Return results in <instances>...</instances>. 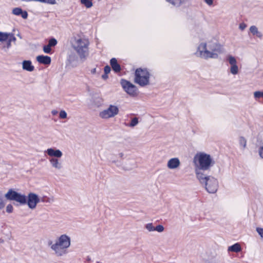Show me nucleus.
<instances>
[{
    "label": "nucleus",
    "instance_id": "nucleus-5",
    "mask_svg": "<svg viewBox=\"0 0 263 263\" xmlns=\"http://www.w3.org/2000/svg\"><path fill=\"white\" fill-rule=\"evenodd\" d=\"M89 40L86 37L76 39L72 43V47L81 60H85L88 57Z\"/></svg>",
    "mask_w": 263,
    "mask_h": 263
},
{
    "label": "nucleus",
    "instance_id": "nucleus-29",
    "mask_svg": "<svg viewBox=\"0 0 263 263\" xmlns=\"http://www.w3.org/2000/svg\"><path fill=\"white\" fill-rule=\"evenodd\" d=\"M48 44V46H50L51 47H54L57 44V41L55 39L52 38L49 40Z\"/></svg>",
    "mask_w": 263,
    "mask_h": 263
},
{
    "label": "nucleus",
    "instance_id": "nucleus-24",
    "mask_svg": "<svg viewBox=\"0 0 263 263\" xmlns=\"http://www.w3.org/2000/svg\"><path fill=\"white\" fill-rule=\"evenodd\" d=\"M253 96L256 100L259 99L260 98L263 99V91H256L254 92Z\"/></svg>",
    "mask_w": 263,
    "mask_h": 263
},
{
    "label": "nucleus",
    "instance_id": "nucleus-4",
    "mask_svg": "<svg viewBox=\"0 0 263 263\" xmlns=\"http://www.w3.org/2000/svg\"><path fill=\"white\" fill-rule=\"evenodd\" d=\"M45 153L49 157L48 160L52 168L55 171H60L63 168L62 161L60 159L63 156L61 150L51 147L47 148Z\"/></svg>",
    "mask_w": 263,
    "mask_h": 263
},
{
    "label": "nucleus",
    "instance_id": "nucleus-11",
    "mask_svg": "<svg viewBox=\"0 0 263 263\" xmlns=\"http://www.w3.org/2000/svg\"><path fill=\"white\" fill-rule=\"evenodd\" d=\"M119 109L117 106L110 105L108 108L100 112L99 116L102 119H108L115 117L119 114Z\"/></svg>",
    "mask_w": 263,
    "mask_h": 263
},
{
    "label": "nucleus",
    "instance_id": "nucleus-31",
    "mask_svg": "<svg viewBox=\"0 0 263 263\" xmlns=\"http://www.w3.org/2000/svg\"><path fill=\"white\" fill-rule=\"evenodd\" d=\"M138 119L137 118H134L132 120L129 126L130 127H134L136 125H137L138 124Z\"/></svg>",
    "mask_w": 263,
    "mask_h": 263
},
{
    "label": "nucleus",
    "instance_id": "nucleus-19",
    "mask_svg": "<svg viewBox=\"0 0 263 263\" xmlns=\"http://www.w3.org/2000/svg\"><path fill=\"white\" fill-rule=\"evenodd\" d=\"M249 31L250 33L253 36H255L259 39H261L262 37V33L261 31H260L258 28L254 25H252L250 26L249 28Z\"/></svg>",
    "mask_w": 263,
    "mask_h": 263
},
{
    "label": "nucleus",
    "instance_id": "nucleus-21",
    "mask_svg": "<svg viewBox=\"0 0 263 263\" xmlns=\"http://www.w3.org/2000/svg\"><path fill=\"white\" fill-rule=\"evenodd\" d=\"M110 64L111 67L115 72H118L121 70V67L120 65L118 63L117 60L115 58H112L110 60Z\"/></svg>",
    "mask_w": 263,
    "mask_h": 263
},
{
    "label": "nucleus",
    "instance_id": "nucleus-37",
    "mask_svg": "<svg viewBox=\"0 0 263 263\" xmlns=\"http://www.w3.org/2000/svg\"><path fill=\"white\" fill-rule=\"evenodd\" d=\"M110 71V68L109 66L107 65L104 67V73L108 74Z\"/></svg>",
    "mask_w": 263,
    "mask_h": 263
},
{
    "label": "nucleus",
    "instance_id": "nucleus-30",
    "mask_svg": "<svg viewBox=\"0 0 263 263\" xmlns=\"http://www.w3.org/2000/svg\"><path fill=\"white\" fill-rule=\"evenodd\" d=\"M164 230V228L162 225L159 224L156 227H155V231L159 232L161 233L163 232Z\"/></svg>",
    "mask_w": 263,
    "mask_h": 263
},
{
    "label": "nucleus",
    "instance_id": "nucleus-15",
    "mask_svg": "<svg viewBox=\"0 0 263 263\" xmlns=\"http://www.w3.org/2000/svg\"><path fill=\"white\" fill-rule=\"evenodd\" d=\"M172 6L175 8H180L189 4L191 0H165Z\"/></svg>",
    "mask_w": 263,
    "mask_h": 263
},
{
    "label": "nucleus",
    "instance_id": "nucleus-27",
    "mask_svg": "<svg viewBox=\"0 0 263 263\" xmlns=\"http://www.w3.org/2000/svg\"><path fill=\"white\" fill-rule=\"evenodd\" d=\"M5 205V202L4 199V196L3 193L0 192V210L4 208Z\"/></svg>",
    "mask_w": 263,
    "mask_h": 263
},
{
    "label": "nucleus",
    "instance_id": "nucleus-36",
    "mask_svg": "<svg viewBox=\"0 0 263 263\" xmlns=\"http://www.w3.org/2000/svg\"><path fill=\"white\" fill-rule=\"evenodd\" d=\"M247 27V25L244 23H241L239 25V29L241 30H243Z\"/></svg>",
    "mask_w": 263,
    "mask_h": 263
},
{
    "label": "nucleus",
    "instance_id": "nucleus-6",
    "mask_svg": "<svg viewBox=\"0 0 263 263\" xmlns=\"http://www.w3.org/2000/svg\"><path fill=\"white\" fill-rule=\"evenodd\" d=\"M197 179L202 184H204L205 190L211 194L216 193L219 186L217 179L211 176L201 175L200 177H197Z\"/></svg>",
    "mask_w": 263,
    "mask_h": 263
},
{
    "label": "nucleus",
    "instance_id": "nucleus-17",
    "mask_svg": "<svg viewBox=\"0 0 263 263\" xmlns=\"http://www.w3.org/2000/svg\"><path fill=\"white\" fill-rule=\"evenodd\" d=\"M37 62L44 65H49L51 63V58L47 55H40L36 57Z\"/></svg>",
    "mask_w": 263,
    "mask_h": 263
},
{
    "label": "nucleus",
    "instance_id": "nucleus-38",
    "mask_svg": "<svg viewBox=\"0 0 263 263\" xmlns=\"http://www.w3.org/2000/svg\"><path fill=\"white\" fill-rule=\"evenodd\" d=\"M259 155L260 157L263 159V146L261 147L259 149Z\"/></svg>",
    "mask_w": 263,
    "mask_h": 263
},
{
    "label": "nucleus",
    "instance_id": "nucleus-25",
    "mask_svg": "<svg viewBox=\"0 0 263 263\" xmlns=\"http://www.w3.org/2000/svg\"><path fill=\"white\" fill-rule=\"evenodd\" d=\"M81 3L87 8H89L92 6V3L90 0H81Z\"/></svg>",
    "mask_w": 263,
    "mask_h": 263
},
{
    "label": "nucleus",
    "instance_id": "nucleus-16",
    "mask_svg": "<svg viewBox=\"0 0 263 263\" xmlns=\"http://www.w3.org/2000/svg\"><path fill=\"white\" fill-rule=\"evenodd\" d=\"M181 162L178 158L174 157L170 159L167 162L166 166L170 170L177 169L180 166Z\"/></svg>",
    "mask_w": 263,
    "mask_h": 263
},
{
    "label": "nucleus",
    "instance_id": "nucleus-35",
    "mask_svg": "<svg viewBox=\"0 0 263 263\" xmlns=\"http://www.w3.org/2000/svg\"><path fill=\"white\" fill-rule=\"evenodd\" d=\"M256 230L259 236L263 238V228L258 227Z\"/></svg>",
    "mask_w": 263,
    "mask_h": 263
},
{
    "label": "nucleus",
    "instance_id": "nucleus-14",
    "mask_svg": "<svg viewBox=\"0 0 263 263\" xmlns=\"http://www.w3.org/2000/svg\"><path fill=\"white\" fill-rule=\"evenodd\" d=\"M227 61L230 65V73L233 75L237 74L239 72V67L237 65L236 59L234 57L231 55H229L227 57Z\"/></svg>",
    "mask_w": 263,
    "mask_h": 263
},
{
    "label": "nucleus",
    "instance_id": "nucleus-18",
    "mask_svg": "<svg viewBox=\"0 0 263 263\" xmlns=\"http://www.w3.org/2000/svg\"><path fill=\"white\" fill-rule=\"evenodd\" d=\"M22 68L23 70L31 72L34 69V67L32 64V62L29 60H25L22 62Z\"/></svg>",
    "mask_w": 263,
    "mask_h": 263
},
{
    "label": "nucleus",
    "instance_id": "nucleus-40",
    "mask_svg": "<svg viewBox=\"0 0 263 263\" xmlns=\"http://www.w3.org/2000/svg\"><path fill=\"white\" fill-rule=\"evenodd\" d=\"M102 78L103 79L106 80L108 78V76H107V74L105 73L102 76Z\"/></svg>",
    "mask_w": 263,
    "mask_h": 263
},
{
    "label": "nucleus",
    "instance_id": "nucleus-9",
    "mask_svg": "<svg viewBox=\"0 0 263 263\" xmlns=\"http://www.w3.org/2000/svg\"><path fill=\"white\" fill-rule=\"evenodd\" d=\"M5 197L8 200H14L21 205L26 204L27 197L25 194L18 193L12 189L9 190L5 194Z\"/></svg>",
    "mask_w": 263,
    "mask_h": 263
},
{
    "label": "nucleus",
    "instance_id": "nucleus-23",
    "mask_svg": "<svg viewBox=\"0 0 263 263\" xmlns=\"http://www.w3.org/2000/svg\"><path fill=\"white\" fill-rule=\"evenodd\" d=\"M238 143L240 148L243 151L247 147V140L244 137L240 136L238 138Z\"/></svg>",
    "mask_w": 263,
    "mask_h": 263
},
{
    "label": "nucleus",
    "instance_id": "nucleus-26",
    "mask_svg": "<svg viewBox=\"0 0 263 263\" xmlns=\"http://www.w3.org/2000/svg\"><path fill=\"white\" fill-rule=\"evenodd\" d=\"M145 229L148 231V232H153L155 231V227L153 226V224L152 223H147L145 226Z\"/></svg>",
    "mask_w": 263,
    "mask_h": 263
},
{
    "label": "nucleus",
    "instance_id": "nucleus-33",
    "mask_svg": "<svg viewBox=\"0 0 263 263\" xmlns=\"http://www.w3.org/2000/svg\"><path fill=\"white\" fill-rule=\"evenodd\" d=\"M67 113L65 110H61L59 114V117L61 119H66L67 118Z\"/></svg>",
    "mask_w": 263,
    "mask_h": 263
},
{
    "label": "nucleus",
    "instance_id": "nucleus-32",
    "mask_svg": "<svg viewBox=\"0 0 263 263\" xmlns=\"http://www.w3.org/2000/svg\"><path fill=\"white\" fill-rule=\"evenodd\" d=\"M203 2L209 7H213L214 6V0H202Z\"/></svg>",
    "mask_w": 263,
    "mask_h": 263
},
{
    "label": "nucleus",
    "instance_id": "nucleus-34",
    "mask_svg": "<svg viewBox=\"0 0 263 263\" xmlns=\"http://www.w3.org/2000/svg\"><path fill=\"white\" fill-rule=\"evenodd\" d=\"M6 212L8 213H11L13 212V207L11 204H9L6 206Z\"/></svg>",
    "mask_w": 263,
    "mask_h": 263
},
{
    "label": "nucleus",
    "instance_id": "nucleus-12",
    "mask_svg": "<svg viewBox=\"0 0 263 263\" xmlns=\"http://www.w3.org/2000/svg\"><path fill=\"white\" fill-rule=\"evenodd\" d=\"M110 162L117 167L124 171L132 170L134 168L135 165L134 161L129 159L126 160L124 162H121L118 159H112L110 160Z\"/></svg>",
    "mask_w": 263,
    "mask_h": 263
},
{
    "label": "nucleus",
    "instance_id": "nucleus-3",
    "mask_svg": "<svg viewBox=\"0 0 263 263\" xmlns=\"http://www.w3.org/2000/svg\"><path fill=\"white\" fill-rule=\"evenodd\" d=\"M71 239L69 236L63 234L61 235L51 245V248L58 256H61L67 253V250L70 247Z\"/></svg>",
    "mask_w": 263,
    "mask_h": 263
},
{
    "label": "nucleus",
    "instance_id": "nucleus-7",
    "mask_svg": "<svg viewBox=\"0 0 263 263\" xmlns=\"http://www.w3.org/2000/svg\"><path fill=\"white\" fill-rule=\"evenodd\" d=\"M151 74L146 68H138L135 73V82L140 86L144 87L150 84Z\"/></svg>",
    "mask_w": 263,
    "mask_h": 263
},
{
    "label": "nucleus",
    "instance_id": "nucleus-28",
    "mask_svg": "<svg viewBox=\"0 0 263 263\" xmlns=\"http://www.w3.org/2000/svg\"><path fill=\"white\" fill-rule=\"evenodd\" d=\"M43 50L45 53H51V47L50 46H48V44L45 45L43 48Z\"/></svg>",
    "mask_w": 263,
    "mask_h": 263
},
{
    "label": "nucleus",
    "instance_id": "nucleus-1",
    "mask_svg": "<svg viewBox=\"0 0 263 263\" xmlns=\"http://www.w3.org/2000/svg\"><path fill=\"white\" fill-rule=\"evenodd\" d=\"M223 49L222 45L216 37L209 36L198 44L195 54L205 60L216 59L222 53Z\"/></svg>",
    "mask_w": 263,
    "mask_h": 263
},
{
    "label": "nucleus",
    "instance_id": "nucleus-10",
    "mask_svg": "<svg viewBox=\"0 0 263 263\" xmlns=\"http://www.w3.org/2000/svg\"><path fill=\"white\" fill-rule=\"evenodd\" d=\"M120 83L123 90L130 97H135L138 96V89L134 84L124 79L121 80Z\"/></svg>",
    "mask_w": 263,
    "mask_h": 263
},
{
    "label": "nucleus",
    "instance_id": "nucleus-2",
    "mask_svg": "<svg viewBox=\"0 0 263 263\" xmlns=\"http://www.w3.org/2000/svg\"><path fill=\"white\" fill-rule=\"evenodd\" d=\"M196 177L204 175L201 171H209L215 164L214 158L204 152L197 153L193 160Z\"/></svg>",
    "mask_w": 263,
    "mask_h": 263
},
{
    "label": "nucleus",
    "instance_id": "nucleus-20",
    "mask_svg": "<svg viewBox=\"0 0 263 263\" xmlns=\"http://www.w3.org/2000/svg\"><path fill=\"white\" fill-rule=\"evenodd\" d=\"M12 13L15 15H21L23 18H27L28 13L26 11L23 12L22 9L20 8H15L12 10Z\"/></svg>",
    "mask_w": 263,
    "mask_h": 263
},
{
    "label": "nucleus",
    "instance_id": "nucleus-8",
    "mask_svg": "<svg viewBox=\"0 0 263 263\" xmlns=\"http://www.w3.org/2000/svg\"><path fill=\"white\" fill-rule=\"evenodd\" d=\"M14 34L11 32L0 31V42L6 44L2 46V50L7 52L11 47V42L16 41Z\"/></svg>",
    "mask_w": 263,
    "mask_h": 263
},
{
    "label": "nucleus",
    "instance_id": "nucleus-42",
    "mask_svg": "<svg viewBox=\"0 0 263 263\" xmlns=\"http://www.w3.org/2000/svg\"><path fill=\"white\" fill-rule=\"evenodd\" d=\"M57 111H56V110H53V111H52V115H54L57 114Z\"/></svg>",
    "mask_w": 263,
    "mask_h": 263
},
{
    "label": "nucleus",
    "instance_id": "nucleus-39",
    "mask_svg": "<svg viewBox=\"0 0 263 263\" xmlns=\"http://www.w3.org/2000/svg\"><path fill=\"white\" fill-rule=\"evenodd\" d=\"M124 154L123 152H121V153H119L118 155V158H119L120 159H123L124 158Z\"/></svg>",
    "mask_w": 263,
    "mask_h": 263
},
{
    "label": "nucleus",
    "instance_id": "nucleus-13",
    "mask_svg": "<svg viewBox=\"0 0 263 263\" xmlns=\"http://www.w3.org/2000/svg\"><path fill=\"white\" fill-rule=\"evenodd\" d=\"M40 201V198L37 195L33 193L28 194L27 197L26 204L29 209L31 210L35 209Z\"/></svg>",
    "mask_w": 263,
    "mask_h": 263
},
{
    "label": "nucleus",
    "instance_id": "nucleus-41",
    "mask_svg": "<svg viewBox=\"0 0 263 263\" xmlns=\"http://www.w3.org/2000/svg\"><path fill=\"white\" fill-rule=\"evenodd\" d=\"M96 71H97L96 68H94L91 70V73L92 74H95V73H96Z\"/></svg>",
    "mask_w": 263,
    "mask_h": 263
},
{
    "label": "nucleus",
    "instance_id": "nucleus-22",
    "mask_svg": "<svg viewBox=\"0 0 263 263\" xmlns=\"http://www.w3.org/2000/svg\"><path fill=\"white\" fill-rule=\"evenodd\" d=\"M241 250V247L239 243H235L232 246H229L228 248V252H235L237 253Z\"/></svg>",
    "mask_w": 263,
    "mask_h": 263
}]
</instances>
